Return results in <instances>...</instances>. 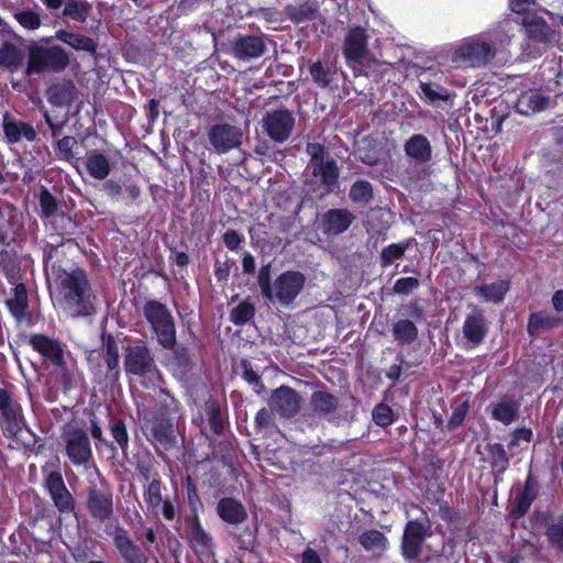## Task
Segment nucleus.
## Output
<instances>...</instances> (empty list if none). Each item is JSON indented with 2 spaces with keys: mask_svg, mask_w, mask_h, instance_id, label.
<instances>
[{
  "mask_svg": "<svg viewBox=\"0 0 563 563\" xmlns=\"http://www.w3.org/2000/svg\"><path fill=\"white\" fill-rule=\"evenodd\" d=\"M47 278L54 305L68 317H88L96 312V295L82 269L53 266Z\"/></svg>",
  "mask_w": 563,
  "mask_h": 563,
  "instance_id": "f257e3e1",
  "label": "nucleus"
},
{
  "mask_svg": "<svg viewBox=\"0 0 563 563\" xmlns=\"http://www.w3.org/2000/svg\"><path fill=\"white\" fill-rule=\"evenodd\" d=\"M493 33H479L461 40L451 54V63L457 68H481L496 56L497 45H501Z\"/></svg>",
  "mask_w": 563,
  "mask_h": 563,
  "instance_id": "f03ea898",
  "label": "nucleus"
},
{
  "mask_svg": "<svg viewBox=\"0 0 563 563\" xmlns=\"http://www.w3.org/2000/svg\"><path fill=\"white\" fill-rule=\"evenodd\" d=\"M268 267L261 269L258 285L262 295L271 302H278L282 306L290 305L302 290L306 278L303 274L295 271L282 273L273 283L268 278Z\"/></svg>",
  "mask_w": 563,
  "mask_h": 563,
  "instance_id": "7ed1b4c3",
  "label": "nucleus"
},
{
  "mask_svg": "<svg viewBox=\"0 0 563 563\" xmlns=\"http://www.w3.org/2000/svg\"><path fill=\"white\" fill-rule=\"evenodd\" d=\"M69 56L67 52L58 45H44L43 43H32L29 46V59L26 75H38L44 71L58 73L67 67Z\"/></svg>",
  "mask_w": 563,
  "mask_h": 563,
  "instance_id": "20e7f679",
  "label": "nucleus"
},
{
  "mask_svg": "<svg viewBox=\"0 0 563 563\" xmlns=\"http://www.w3.org/2000/svg\"><path fill=\"white\" fill-rule=\"evenodd\" d=\"M144 317L151 324L157 342L167 350L176 345V327L169 309L162 302L152 300L144 306Z\"/></svg>",
  "mask_w": 563,
  "mask_h": 563,
  "instance_id": "39448f33",
  "label": "nucleus"
},
{
  "mask_svg": "<svg viewBox=\"0 0 563 563\" xmlns=\"http://www.w3.org/2000/svg\"><path fill=\"white\" fill-rule=\"evenodd\" d=\"M368 36L364 29H351L344 41L343 54L356 76L367 75L366 67L375 62L367 48Z\"/></svg>",
  "mask_w": 563,
  "mask_h": 563,
  "instance_id": "423d86ee",
  "label": "nucleus"
},
{
  "mask_svg": "<svg viewBox=\"0 0 563 563\" xmlns=\"http://www.w3.org/2000/svg\"><path fill=\"white\" fill-rule=\"evenodd\" d=\"M25 427L20 402L14 398L9 385L0 380V428L5 438L16 437Z\"/></svg>",
  "mask_w": 563,
  "mask_h": 563,
  "instance_id": "0eeeda50",
  "label": "nucleus"
},
{
  "mask_svg": "<svg viewBox=\"0 0 563 563\" xmlns=\"http://www.w3.org/2000/svg\"><path fill=\"white\" fill-rule=\"evenodd\" d=\"M124 367L128 374L136 376L158 377L154 358L144 343L129 346L125 353Z\"/></svg>",
  "mask_w": 563,
  "mask_h": 563,
  "instance_id": "6e6552de",
  "label": "nucleus"
},
{
  "mask_svg": "<svg viewBox=\"0 0 563 563\" xmlns=\"http://www.w3.org/2000/svg\"><path fill=\"white\" fill-rule=\"evenodd\" d=\"M208 137L214 151L223 154L242 144L243 133L235 125L220 123L210 128Z\"/></svg>",
  "mask_w": 563,
  "mask_h": 563,
  "instance_id": "1a4fd4ad",
  "label": "nucleus"
},
{
  "mask_svg": "<svg viewBox=\"0 0 563 563\" xmlns=\"http://www.w3.org/2000/svg\"><path fill=\"white\" fill-rule=\"evenodd\" d=\"M431 536L430 526L419 520H409L406 525L401 550L407 560L417 559L420 554L422 542Z\"/></svg>",
  "mask_w": 563,
  "mask_h": 563,
  "instance_id": "9d476101",
  "label": "nucleus"
},
{
  "mask_svg": "<svg viewBox=\"0 0 563 563\" xmlns=\"http://www.w3.org/2000/svg\"><path fill=\"white\" fill-rule=\"evenodd\" d=\"M295 118L288 110L268 112L263 120V128L275 142L286 141L294 129Z\"/></svg>",
  "mask_w": 563,
  "mask_h": 563,
  "instance_id": "9b49d317",
  "label": "nucleus"
},
{
  "mask_svg": "<svg viewBox=\"0 0 563 563\" xmlns=\"http://www.w3.org/2000/svg\"><path fill=\"white\" fill-rule=\"evenodd\" d=\"M66 453L75 465L89 463L92 452L87 433L80 429L69 430L65 433Z\"/></svg>",
  "mask_w": 563,
  "mask_h": 563,
  "instance_id": "f8f14e48",
  "label": "nucleus"
},
{
  "mask_svg": "<svg viewBox=\"0 0 563 563\" xmlns=\"http://www.w3.org/2000/svg\"><path fill=\"white\" fill-rule=\"evenodd\" d=\"M311 169V183L321 187V196L330 192L336 185L339 178V168L335 161L330 157L325 161H320L307 167Z\"/></svg>",
  "mask_w": 563,
  "mask_h": 563,
  "instance_id": "ddd939ff",
  "label": "nucleus"
},
{
  "mask_svg": "<svg viewBox=\"0 0 563 563\" xmlns=\"http://www.w3.org/2000/svg\"><path fill=\"white\" fill-rule=\"evenodd\" d=\"M269 407L282 417L290 418L295 416L300 408V397L294 389L282 386L272 394Z\"/></svg>",
  "mask_w": 563,
  "mask_h": 563,
  "instance_id": "4468645a",
  "label": "nucleus"
},
{
  "mask_svg": "<svg viewBox=\"0 0 563 563\" xmlns=\"http://www.w3.org/2000/svg\"><path fill=\"white\" fill-rule=\"evenodd\" d=\"M115 549L125 563H146L147 556L140 545L134 543L126 530L117 527L112 533Z\"/></svg>",
  "mask_w": 563,
  "mask_h": 563,
  "instance_id": "2eb2a0df",
  "label": "nucleus"
},
{
  "mask_svg": "<svg viewBox=\"0 0 563 563\" xmlns=\"http://www.w3.org/2000/svg\"><path fill=\"white\" fill-rule=\"evenodd\" d=\"M30 344L34 351L56 366L64 363V350L62 344L45 334H34L30 338Z\"/></svg>",
  "mask_w": 563,
  "mask_h": 563,
  "instance_id": "dca6fc26",
  "label": "nucleus"
},
{
  "mask_svg": "<svg viewBox=\"0 0 563 563\" xmlns=\"http://www.w3.org/2000/svg\"><path fill=\"white\" fill-rule=\"evenodd\" d=\"M311 410L324 419L332 421L340 417L341 405L339 399L324 390L314 391L310 398Z\"/></svg>",
  "mask_w": 563,
  "mask_h": 563,
  "instance_id": "f3484780",
  "label": "nucleus"
},
{
  "mask_svg": "<svg viewBox=\"0 0 563 563\" xmlns=\"http://www.w3.org/2000/svg\"><path fill=\"white\" fill-rule=\"evenodd\" d=\"M354 214L346 209H331L322 216V230L328 235L345 232L354 221Z\"/></svg>",
  "mask_w": 563,
  "mask_h": 563,
  "instance_id": "a211bd4d",
  "label": "nucleus"
},
{
  "mask_svg": "<svg viewBox=\"0 0 563 563\" xmlns=\"http://www.w3.org/2000/svg\"><path fill=\"white\" fill-rule=\"evenodd\" d=\"M10 283L13 285L12 296L7 299L5 305L18 322L30 323L26 288L23 284L16 283L13 277L10 278Z\"/></svg>",
  "mask_w": 563,
  "mask_h": 563,
  "instance_id": "6ab92c4d",
  "label": "nucleus"
},
{
  "mask_svg": "<svg viewBox=\"0 0 563 563\" xmlns=\"http://www.w3.org/2000/svg\"><path fill=\"white\" fill-rule=\"evenodd\" d=\"M87 506L92 517L104 520L112 514V495L110 492L91 487L88 492Z\"/></svg>",
  "mask_w": 563,
  "mask_h": 563,
  "instance_id": "aec40b11",
  "label": "nucleus"
},
{
  "mask_svg": "<svg viewBox=\"0 0 563 563\" xmlns=\"http://www.w3.org/2000/svg\"><path fill=\"white\" fill-rule=\"evenodd\" d=\"M2 128L8 143H18L22 140L32 142L36 137V132L32 125L15 121L9 113L3 114Z\"/></svg>",
  "mask_w": 563,
  "mask_h": 563,
  "instance_id": "412c9836",
  "label": "nucleus"
},
{
  "mask_svg": "<svg viewBox=\"0 0 563 563\" xmlns=\"http://www.w3.org/2000/svg\"><path fill=\"white\" fill-rule=\"evenodd\" d=\"M522 22L530 38L547 44L559 41L556 32L542 19L526 16Z\"/></svg>",
  "mask_w": 563,
  "mask_h": 563,
  "instance_id": "4be33fe9",
  "label": "nucleus"
},
{
  "mask_svg": "<svg viewBox=\"0 0 563 563\" xmlns=\"http://www.w3.org/2000/svg\"><path fill=\"white\" fill-rule=\"evenodd\" d=\"M405 152L416 163L424 164L431 159L432 148L424 135L415 134L405 143Z\"/></svg>",
  "mask_w": 563,
  "mask_h": 563,
  "instance_id": "5701e85b",
  "label": "nucleus"
},
{
  "mask_svg": "<svg viewBox=\"0 0 563 563\" xmlns=\"http://www.w3.org/2000/svg\"><path fill=\"white\" fill-rule=\"evenodd\" d=\"M487 327L483 312L479 309L474 308L472 313L466 317L463 324V333L465 338L477 344L484 339Z\"/></svg>",
  "mask_w": 563,
  "mask_h": 563,
  "instance_id": "b1692460",
  "label": "nucleus"
},
{
  "mask_svg": "<svg viewBox=\"0 0 563 563\" xmlns=\"http://www.w3.org/2000/svg\"><path fill=\"white\" fill-rule=\"evenodd\" d=\"M218 515L228 523L239 525L246 519L244 506L234 498H222L217 506Z\"/></svg>",
  "mask_w": 563,
  "mask_h": 563,
  "instance_id": "393cba45",
  "label": "nucleus"
},
{
  "mask_svg": "<svg viewBox=\"0 0 563 563\" xmlns=\"http://www.w3.org/2000/svg\"><path fill=\"white\" fill-rule=\"evenodd\" d=\"M265 52V44L262 37L245 36L238 40L233 46V53L238 58H257Z\"/></svg>",
  "mask_w": 563,
  "mask_h": 563,
  "instance_id": "a878e982",
  "label": "nucleus"
},
{
  "mask_svg": "<svg viewBox=\"0 0 563 563\" xmlns=\"http://www.w3.org/2000/svg\"><path fill=\"white\" fill-rule=\"evenodd\" d=\"M24 60V51L14 43L3 42L0 46V68L15 71Z\"/></svg>",
  "mask_w": 563,
  "mask_h": 563,
  "instance_id": "bb28decb",
  "label": "nucleus"
},
{
  "mask_svg": "<svg viewBox=\"0 0 563 563\" xmlns=\"http://www.w3.org/2000/svg\"><path fill=\"white\" fill-rule=\"evenodd\" d=\"M549 100L541 92L537 90H529L522 92L517 100V110L519 113L529 115L537 111L543 110Z\"/></svg>",
  "mask_w": 563,
  "mask_h": 563,
  "instance_id": "cd10ccee",
  "label": "nucleus"
},
{
  "mask_svg": "<svg viewBox=\"0 0 563 563\" xmlns=\"http://www.w3.org/2000/svg\"><path fill=\"white\" fill-rule=\"evenodd\" d=\"M508 289V282L497 280L475 287L474 292L486 302L499 303L504 300Z\"/></svg>",
  "mask_w": 563,
  "mask_h": 563,
  "instance_id": "c85d7f7f",
  "label": "nucleus"
},
{
  "mask_svg": "<svg viewBox=\"0 0 563 563\" xmlns=\"http://www.w3.org/2000/svg\"><path fill=\"white\" fill-rule=\"evenodd\" d=\"M420 98L430 104H437L439 101H452L454 93L443 86L434 82L419 81Z\"/></svg>",
  "mask_w": 563,
  "mask_h": 563,
  "instance_id": "c756f323",
  "label": "nucleus"
},
{
  "mask_svg": "<svg viewBox=\"0 0 563 563\" xmlns=\"http://www.w3.org/2000/svg\"><path fill=\"white\" fill-rule=\"evenodd\" d=\"M85 166L88 174L97 180H104L111 172L109 159L98 152H91L87 155Z\"/></svg>",
  "mask_w": 563,
  "mask_h": 563,
  "instance_id": "7c9ffc66",
  "label": "nucleus"
},
{
  "mask_svg": "<svg viewBox=\"0 0 563 563\" xmlns=\"http://www.w3.org/2000/svg\"><path fill=\"white\" fill-rule=\"evenodd\" d=\"M360 543L373 555H382L388 548L387 538L378 530H367L360 536Z\"/></svg>",
  "mask_w": 563,
  "mask_h": 563,
  "instance_id": "2f4dec72",
  "label": "nucleus"
},
{
  "mask_svg": "<svg viewBox=\"0 0 563 563\" xmlns=\"http://www.w3.org/2000/svg\"><path fill=\"white\" fill-rule=\"evenodd\" d=\"M189 521V538L198 552H205L210 548L211 537L202 528L199 516H190Z\"/></svg>",
  "mask_w": 563,
  "mask_h": 563,
  "instance_id": "473e14b6",
  "label": "nucleus"
},
{
  "mask_svg": "<svg viewBox=\"0 0 563 563\" xmlns=\"http://www.w3.org/2000/svg\"><path fill=\"white\" fill-rule=\"evenodd\" d=\"M56 38L60 40L62 42L66 43L67 45L77 51L93 53L97 48V44L90 37L77 33L67 32L65 30L57 31Z\"/></svg>",
  "mask_w": 563,
  "mask_h": 563,
  "instance_id": "72a5a7b5",
  "label": "nucleus"
},
{
  "mask_svg": "<svg viewBox=\"0 0 563 563\" xmlns=\"http://www.w3.org/2000/svg\"><path fill=\"white\" fill-rule=\"evenodd\" d=\"M520 404L510 398H504L498 402L493 411V418L503 422L504 424H510L518 418Z\"/></svg>",
  "mask_w": 563,
  "mask_h": 563,
  "instance_id": "f704fd0d",
  "label": "nucleus"
},
{
  "mask_svg": "<svg viewBox=\"0 0 563 563\" xmlns=\"http://www.w3.org/2000/svg\"><path fill=\"white\" fill-rule=\"evenodd\" d=\"M394 339L401 344H409L418 336V330L410 320H399L393 327Z\"/></svg>",
  "mask_w": 563,
  "mask_h": 563,
  "instance_id": "c9c22d12",
  "label": "nucleus"
},
{
  "mask_svg": "<svg viewBox=\"0 0 563 563\" xmlns=\"http://www.w3.org/2000/svg\"><path fill=\"white\" fill-rule=\"evenodd\" d=\"M89 12L90 4L84 0H68L65 2L64 14L73 20L85 22Z\"/></svg>",
  "mask_w": 563,
  "mask_h": 563,
  "instance_id": "e433bc0d",
  "label": "nucleus"
},
{
  "mask_svg": "<svg viewBox=\"0 0 563 563\" xmlns=\"http://www.w3.org/2000/svg\"><path fill=\"white\" fill-rule=\"evenodd\" d=\"M289 18L297 23L303 22L309 19H313L317 14L318 8L316 2L307 1L305 3L288 7L287 9Z\"/></svg>",
  "mask_w": 563,
  "mask_h": 563,
  "instance_id": "4c0bfd02",
  "label": "nucleus"
},
{
  "mask_svg": "<svg viewBox=\"0 0 563 563\" xmlns=\"http://www.w3.org/2000/svg\"><path fill=\"white\" fill-rule=\"evenodd\" d=\"M13 16L22 27L30 31L37 30L42 24L40 14L31 10H16Z\"/></svg>",
  "mask_w": 563,
  "mask_h": 563,
  "instance_id": "58836bf2",
  "label": "nucleus"
},
{
  "mask_svg": "<svg viewBox=\"0 0 563 563\" xmlns=\"http://www.w3.org/2000/svg\"><path fill=\"white\" fill-rule=\"evenodd\" d=\"M559 323V319L549 312H538L531 314L528 323L530 333L537 332L541 328H553Z\"/></svg>",
  "mask_w": 563,
  "mask_h": 563,
  "instance_id": "ea45409f",
  "label": "nucleus"
},
{
  "mask_svg": "<svg viewBox=\"0 0 563 563\" xmlns=\"http://www.w3.org/2000/svg\"><path fill=\"white\" fill-rule=\"evenodd\" d=\"M373 195V188L368 181L358 180L354 183L350 190V198L357 203H366Z\"/></svg>",
  "mask_w": 563,
  "mask_h": 563,
  "instance_id": "a19ab883",
  "label": "nucleus"
},
{
  "mask_svg": "<svg viewBox=\"0 0 563 563\" xmlns=\"http://www.w3.org/2000/svg\"><path fill=\"white\" fill-rule=\"evenodd\" d=\"M534 499V494L532 489L528 486L525 487L521 494H519L516 498V507L514 508V515L519 518L522 517L528 509L530 508L532 501Z\"/></svg>",
  "mask_w": 563,
  "mask_h": 563,
  "instance_id": "79ce46f5",
  "label": "nucleus"
},
{
  "mask_svg": "<svg viewBox=\"0 0 563 563\" xmlns=\"http://www.w3.org/2000/svg\"><path fill=\"white\" fill-rule=\"evenodd\" d=\"M409 243L390 244L382 251L383 266L390 265L395 260L400 258L407 250Z\"/></svg>",
  "mask_w": 563,
  "mask_h": 563,
  "instance_id": "37998d69",
  "label": "nucleus"
},
{
  "mask_svg": "<svg viewBox=\"0 0 563 563\" xmlns=\"http://www.w3.org/2000/svg\"><path fill=\"white\" fill-rule=\"evenodd\" d=\"M41 212L44 218L54 216L57 211L56 199L47 189H42L40 195Z\"/></svg>",
  "mask_w": 563,
  "mask_h": 563,
  "instance_id": "c03bdc74",
  "label": "nucleus"
},
{
  "mask_svg": "<svg viewBox=\"0 0 563 563\" xmlns=\"http://www.w3.org/2000/svg\"><path fill=\"white\" fill-rule=\"evenodd\" d=\"M547 537L553 545L563 548V515L549 526Z\"/></svg>",
  "mask_w": 563,
  "mask_h": 563,
  "instance_id": "a18cd8bd",
  "label": "nucleus"
},
{
  "mask_svg": "<svg viewBox=\"0 0 563 563\" xmlns=\"http://www.w3.org/2000/svg\"><path fill=\"white\" fill-rule=\"evenodd\" d=\"M255 309L249 302H242L231 312V320L235 324H242L249 321L254 316Z\"/></svg>",
  "mask_w": 563,
  "mask_h": 563,
  "instance_id": "49530a36",
  "label": "nucleus"
},
{
  "mask_svg": "<svg viewBox=\"0 0 563 563\" xmlns=\"http://www.w3.org/2000/svg\"><path fill=\"white\" fill-rule=\"evenodd\" d=\"M52 499L60 512L73 511L75 508V500L67 488L54 495Z\"/></svg>",
  "mask_w": 563,
  "mask_h": 563,
  "instance_id": "de8ad7c7",
  "label": "nucleus"
},
{
  "mask_svg": "<svg viewBox=\"0 0 563 563\" xmlns=\"http://www.w3.org/2000/svg\"><path fill=\"white\" fill-rule=\"evenodd\" d=\"M393 410L384 404L376 406L373 410V420L377 426L387 427L393 423Z\"/></svg>",
  "mask_w": 563,
  "mask_h": 563,
  "instance_id": "09e8293b",
  "label": "nucleus"
},
{
  "mask_svg": "<svg viewBox=\"0 0 563 563\" xmlns=\"http://www.w3.org/2000/svg\"><path fill=\"white\" fill-rule=\"evenodd\" d=\"M145 500L153 508L158 507L163 501L161 482L158 479H153L148 484L145 492Z\"/></svg>",
  "mask_w": 563,
  "mask_h": 563,
  "instance_id": "8fccbe9b",
  "label": "nucleus"
},
{
  "mask_svg": "<svg viewBox=\"0 0 563 563\" xmlns=\"http://www.w3.org/2000/svg\"><path fill=\"white\" fill-rule=\"evenodd\" d=\"M45 486L51 495L53 497L59 492H63L66 487L63 476L59 472H51L45 479Z\"/></svg>",
  "mask_w": 563,
  "mask_h": 563,
  "instance_id": "3c124183",
  "label": "nucleus"
},
{
  "mask_svg": "<svg viewBox=\"0 0 563 563\" xmlns=\"http://www.w3.org/2000/svg\"><path fill=\"white\" fill-rule=\"evenodd\" d=\"M307 153L310 156L308 166H311L320 161H325L331 156L324 152V147L319 143H308Z\"/></svg>",
  "mask_w": 563,
  "mask_h": 563,
  "instance_id": "603ef678",
  "label": "nucleus"
},
{
  "mask_svg": "<svg viewBox=\"0 0 563 563\" xmlns=\"http://www.w3.org/2000/svg\"><path fill=\"white\" fill-rule=\"evenodd\" d=\"M112 437L117 441V443L120 445L122 450H125L128 448L129 443V437L126 432V428L123 422L118 421L112 427Z\"/></svg>",
  "mask_w": 563,
  "mask_h": 563,
  "instance_id": "864d4df0",
  "label": "nucleus"
},
{
  "mask_svg": "<svg viewBox=\"0 0 563 563\" xmlns=\"http://www.w3.org/2000/svg\"><path fill=\"white\" fill-rule=\"evenodd\" d=\"M76 140L71 136H65L57 142V150L59 156L64 159L73 157V147L76 145Z\"/></svg>",
  "mask_w": 563,
  "mask_h": 563,
  "instance_id": "5fc2aeb1",
  "label": "nucleus"
},
{
  "mask_svg": "<svg viewBox=\"0 0 563 563\" xmlns=\"http://www.w3.org/2000/svg\"><path fill=\"white\" fill-rule=\"evenodd\" d=\"M419 285L417 278L413 277H405L400 278L395 283L394 290L397 294H409L413 289H416Z\"/></svg>",
  "mask_w": 563,
  "mask_h": 563,
  "instance_id": "6e6d98bb",
  "label": "nucleus"
},
{
  "mask_svg": "<svg viewBox=\"0 0 563 563\" xmlns=\"http://www.w3.org/2000/svg\"><path fill=\"white\" fill-rule=\"evenodd\" d=\"M106 363L109 369H117L119 366V352L115 343L109 341L106 349Z\"/></svg>",
  "mask_w": 563,
  "mask_h": 563,
  "instance_id": "4d7b16f0",
  "label": "nucleus"
},
{
  "mask_svg": "<svg viewBox=\"0 0 563 563\" xmlns=\"http://www.w3.org/2000/svg\"><path fill=\"white\" fill-rule=\"evenodd\" d=\"M310 75L314 81L318 84L325 86L329 82L328 74L321 63H314L310 66Z\"/></svg>",
  "mask_w": 563,
  "mask_h": 563,
  "instance_id": "13d9d810",
  "label": "nucleus"
},
{
  "mask_svg": "<svg viewBox=\"0 0 563 563\" xmlns=\"http://www.w3.org/2000/svg\"><path fill=\"white\" fill-rule=\"evenodd\" d=\"M187 494H188V505L192 512L191 516H198L199 508L201 507V501L197 494L196 487L191 484H188Z\"/></svg>",
  "mask_w": 563,
  "mask_h": 563,
  "instance_id": "bf43d9fd",
  "label": "nucleus"
},
{
  "mask_svg": "<svg viewBox=\"0 0 563 563\" xmlns=\"http://www.w3.org/2000/svg\"><path fill=\"white\" fill-rule=\"evenodd\" d=\"M510 9L518 13H529L530 10L534 7L533 0H509Z\"/></svg>",
  "mask_w": 563,
  "mask_h": 563,
  "instance_id": "052dcab7",
  "label": "nucleus"
},
{
  "mask_svg": "<svg viewBox=\"0 0 563 563\" xmlns=\"http://www.w3.org/2000/svg\"><path fill=\"white\" fill-rule=\"evenodd\" d=\"M244 378L249 384L254 385V389L256 393H261L262 389L264 388L258 375L246 365L244 366Z\"/></svg>",
  "mask_w": 563,
  "mask_h": 563,
  "instance_id": "680f3d73",
  "label": "nucleus"
},
{
  "mask_svg": "<svg viewBox=\"0 0 563 563\" xmlns=\"http://www.w3.org/2000/svg\"><path fill=\"white\" fill-rule=\"evenodd\" d=\"M466 411H467V405L465 402L459 405L452 416H451V419H450V426L451 427H456L459 426L465 418L466 416Z\"/></svg>",
  "mask_w": 563,
  "mask_h": 563,
  "instance_id": "e2e57ef3",
  "label": "nucleus"
},
{
  "mask_svg": "<svg viewBox=\"0 0 563 563\" xmlns=\"http://www.w3.org/2000/svg\"><path fill=\"white\" fill-rule=\"evenodd\" d=\"M495 467H499L500 471L506 470L508 465V459L505 450L501 446H497L494 452V462Z\"/></svg>",
  "mask_w": 563,
  "mask_h": 563,
  "instance_id": "0e129e2a",
  "label": "nucleus"
},
{
  "mask_svg": "<svg viewBox=\"0 0 563 563\" xmlns=\"http://www.w3.org/2000/svg\"><path fill=\"white\" fill-rule=\"evenodd\" d=\"M224 244L230 250H236L241 243V236L235 231H228L223 236Z\"/></svg>",
  "mask_w": 563,
  "mask_h": 563,
  "instance_id": "69168bd1",
  "label": "nucleus"
},
{
  "mask_svg": "<svg viewBox=\"0 0 563 563\" xmlns=\"http://www.w3.org/2000/svg\"><path fill=\"white\" fill-rule=\"evenodd\" d=\"M161 506H162V515L164 516V518L166 520H174L176 518V508L170 500H168V499L163 500L161 503Z\"/></svg>",
  "mask_w": 563,
  "mask_h": 563,
  "instance_id": "338daca9",
  "label": "nucleus"
},
{
  "mask_svg": "<svg viewBox=\"0 0 563 563\" xmlns=\"http://www.w3.org/2000/svg\"><path fill=\"white\" fill-rule=\"evenodd\" d=\"M159 401L166 411L174 410L176 408L175 399L163 389L159 390Z\"/></svg>",
  "mask_w": 563,
  "mask_h": 563,
  "instance_id": "774afa93",
  "label": "nucleus"
}]
</instances>
